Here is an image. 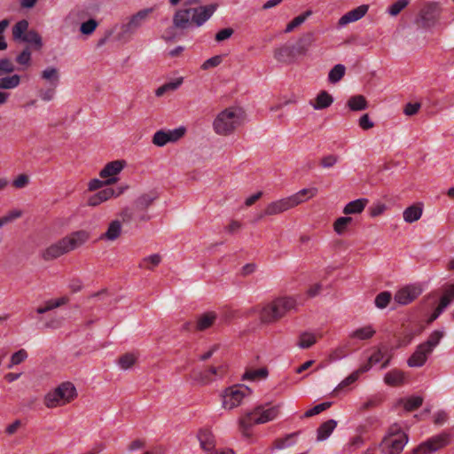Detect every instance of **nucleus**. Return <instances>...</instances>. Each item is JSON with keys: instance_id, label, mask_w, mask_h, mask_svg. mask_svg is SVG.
Segmentation results:
<instances>
[{"instance_id": "nucleus-18", "label": "nucleus", "mask_w": 454, "mask_h": 454, "mask_svg": "<svg viewBox=\"0 0 454 454\" xmlns=\"http://www.w3.org/2000/svg\"><path fill=\"white\" fill-rule=\"evenodd\" d=\"M367 11L368 5L362 4L341 16L338 24L340 27H344L351 22L357 21L366 14Z\"/></svg>"}, {"instance_id": "nucleus-17", "label": "nucleus", "mask_w": 454, "mask_h": 454, "mask_svg": "<svg viewBox=\"0 0 454 454\" xmlns=\"http://www.w3.org/2000/svg\"><path fill=\"white\" fill-rule=\"evenodd\" d=\"M64 239L70 252L85 244L90 239V233L81 230L71 233Z\"/></svg>"}, {"instance_id": "nucleus-38", "label": "nucleus", "mask_w": 454, "mask_h": 454, "mask_svg": "<svg viewBox=\"0 0 454 454\" xmlns=\"http://www.w3.org/2000/svg\"><path fill=\"white\" fill-rule=\"evenodd\" d=\"M346 67L341 64L335 65L328 74V80L332 83H336L342 79L345 74Z\"/></svg>"}, {"instance_id": "nucleus-25", "label": "nucleus", "mask_w": 454, "mask_h": 454, "mask_svg": "<svg viewBox=\"0 0 454 454\" xmlns=\"http://www.w3.org/2000/svg\"><path fill=\"white\" fill-rule=\"evenodd\" d=\"M423 208L419 204L408 207L403 213V220L411 223L418 221L422 215Z\"/></svg>"}, {"instance_id": "nucleus-36", "label": "nucleus", "mask_w": 454, "mask_h": 454, "mask_svg": "<svg viewBox=\"0 0 454 454\" xmlns=\"http://www.w3.org/2000/svg\"><path fill=\"white\" fill-rule=\"evenodd\" d=\"M28 21L21 20L18 21L12 27V36L15 41H21L28 31Z\"/></svg>"}, {"instance_id": "nucleus-20", "label": "nucleus", "mask_w": 454, "mask_h": 454, "mask_svg": "<svg viewBox=\"0 0 454 454\" xmlns=\"http://www.w3.org/2000/svg\"><path fill=\"white\" fill-rule=\"evenodd\" d=\"M201 449L210 454L215 448V437L212 432L208 429H200L197 434Z\"/></svg>"}, {"instance_id": "nucleus-49", "label": "nucleus", "mask_w": 454, "mask_h": 454, "mask_svg": "<svg viewBox=\"0 0 454 454\" xmlns=\"http://www.w3.org/2000/svg\"><path fill=\"white\" fill-rule=\"evenodd\" d=\"M98 22L95 19H90L80 26V32L85 35H90L96 30Z\"/></svg>"}, {"instance_id": "nucleus-40", "label": "nucleus", "mask_w": 454, "mask_h": 454, "mask_svg": "<svg viewBox=\"0 0 454 454\" xmlns=\"http://www.w3.org/2000/svg\"><path fill=\"white\" fill-rule=\"evenodd\" d=\"M20 42L34 44L36 49L43 45L42 37L35 30H28Z\"/></svg>"}, {"instance_id": "nucleus-7", "label": "nucleus", "mask_w": 454, "mask_h": 454, "mask_svg": "<svg viewBox=\"0 0 454 454\" xmlns=\"http://www.w3.org/2000/svg\"><path fill=\"white\" fill-rule=\"evenodd\" d=\"M408 440V435L401 430L400 427L393 425L380 443L381 450L385 454H400Z\"/></svg>"}, {"instance_id": "nucleus-61", "label": "nucleus", "mask_w": 454, "mask_h": 454, "mask_svg": "<svg viewBox=\"0 0 454 454\" xmlns=\"http://www.w3.org/2000/svg\"><path fill=\"white\" fill-rule=\"evenodd\" d=\"M295 434H290L286 435L285 438L277 439L275 441V447L277 449H285L286 447H289L293 444L291 440L294 437Z\"/></svg>"}, {"instance_id": "nucleus-21", "label": "nucleus", "mask_w": 454, "mask_h": 454, "mask_svg": "<svg viewBox=\"0 0 454 454\" xmlns=\"http://www.w3.org/2000/svg\"><path fill=\"white\" fill-rule=\"evenodd\" d=\"M321 337V333L303 332L299 335L297 346L302 349L309 348L317 341V339Z\"/></svg>"}, {"instance_id": "nucleus-19", "label": "nucleus", "mask_w": 454, "mask_h": 454, "mask_svg": "<svg viewBox=\"0 0 454 454\" xmlns=\"http://www.w3.org/2000/svg\"><path fill=\"white\" fill-rule=\"evenodd\" d=\"M122 192L123 190H120L117 193H115V191L113 188L103 189L90 197L88 200V205L90 207H97L101 203L108 200L112 197L119 196L122 193Z\"/></svg>"}, {"instance_id": "nucleus-42", "label": "nucleus", "mask_w": 454, "mask_h": 454, "mask_svg": "<svg viewBox=\"0 0 454 454\" xmlns=\"http://www.w3.org/2000/svg\"><path fill=\"white\" fill-rule=\"evenodd\" d=\"M137 360V356L133 353H127L121 356L118 360V364L122 370L131 368Z\"/></svg>"}, {"instance_id": "nucleus-53", "label": "nucleus", "mask_w": 454, "mask_h": 454, "mask_svg": "<svg viewBox=\"0 0 454 454\" xmlns=\"http://www.w3.org/2000/svg\"><path fill=\"white\" fill-rule=\"evenodd\" d=\"M15 70L12 61L7 58L0 59V77L10 74Z\"/></svg>"}, {"instance_id": "nucleus-5", "label": "nucleus", "mask_w": 454, "mask_h": 454, "mask_svg": "<svg viewBox=\"0 0 454 454\" xmlns=\"http://www.w3.org/2000/svg\"><path fill=\"white\" fill-rule=\"evenodd\" d=\"M242 121L240 111L235 108H226L215 118L213 129L217 135L229 136L242 124Z\"/></svg>"}, {"instance_id": "nucleus-15", "label": "nucleus", "mask_w": 454, "mask_h": 454, "mask_svg": "<svg viewBox=\"0 0 454 454\" xmlns=\"http://www.w3.org/2000/svg\"><path fill=\"white\" fill-rule=\"evenodd\" d=\"M125 166V160L111 161L107 163L103 169H101L99 176L101 178H108L106 180V184H112L117 181L114 176L118 175Z\"/></svg>"}, {"instance_id": "nucleus-27", "label": "nucleus", "mask_w": 454, "mask_h": 454, "mask_svg": "<svg viewBox=\"0 0 454 454\" xmlns=\"http://www.w3.org/2000/svg\"><path fill=\"white\" fill-rule=\"evenodd\" d=\"M375 333L376 331L372 325H365L350 333L349 338L366 340L372 338Z\"/></svg>"}, {"instance_id": "nucleus-33", "label": "nucleus", "mask_w": 454, "mask_h": 454, "mask_svg": "<svg viewBox=\"0 0 454 454\" xmlns=\"http://www.w3.org/2000/svg\"><path fill=\"white\" fill-rule=\"evenodd\" d=\"M384 381L389 386L402 385L404 382V373L399 370H392L385 375Z\"/></svg>"}, {"instance_id": "nucleus-52", "label": "nucleus", "mask_w": 454, "mask_h": 454, "mask_svg": "<svg viewBox=\"0 0 454 454\" xmlns=\"http://www.w3.org/2000/svg\"><path fill=\"white\" fill-rule=\"evenodd\" d=\"M309 15H310V12H307L303 14H301V15L295 17L292 21H290L286 25L285 32L290 33L291 31H293L295 27L301 25Z\"/></svg>"}, {"instance_id": "nucleus-34", "label": "nucleus", "mask_w": 454, "mask_h": 454, "mask_svg": "<svg viewBox=\"0 0 454 454\" xmlns=\"http://www.w3.org/2000/svg\"><path fill=\"white\" fill-rule=\"evenodd\" d=\"M121 224L118 220H114L110 223L107 231L101 236V239L108 240H115L121 234Z\"/></svg>"}, {"instance_id": "nucleus-63", "label": "nucleus", "mask_w": 454, "mask_h": 454, "mask_svg": "<svg viewBox=\"0 0 454 454\" xmlns=\"http://www.w3.org/2000/svg\"><path fill=\"white\" fill-rule=\"evenodd\" d=\"M233 29L231 27L223 28L218 31L215 35V40L217 42H222L226 39H229L233 35Z\"/></svg>"}, {"instance_id": "nucleus-47", "label": "nucleus", "mask_w": 454, "mask_h": 454, "mask_svg": "<svg viewBox=\"0 0 454 454\" xmlns=\"http://www.w3.org/2000/svg\"><path fill=\"white\" fill-rule=\"evenodd\" d=\"M409 0H396L387 8V13L390 16H397L408 4Z\"/></svg>"}, {"instance_id": "nucleus-11", "label": "nucleus", "mask_w": 454, "mask_h": 454, "mask_svg": "<svg viewBox=\"0 0 454 454\" xmlns=\"http://www.w3.org/2000/svg\"><path fill=\"white\" fill-rule=\"evenodd\" d=\"M452 434L450 432L442 431V433L433 435L427 440L422 442L413 450L414 454H431L443 449L450 444Z\"/></svg>"}, {"instance_id": "nucleus-56", "label": "nucleus", "mask_w": 454, "mask_h": 454, "mask_svg": "<svg viewBox=\"0 0 454 454\" xmlns=\"http://www.w3.org/2000/svg\"><path fill=\"white\" fill-rule=\"evenodd\" d=\"M330 406H331V403H319V404L314 406L313 408L308 410L304 413V417L309 418V417L317 415V414L321 413L322 411H325L326 409H328Z\"/></svg>"}, {"instance_id": "nucleus-9", "label": "nucleus", "mask_w": 454, "mask_h": 454, "mask_svg": "<svg viewBox=\"0 0 454 454\" xmlns=\"http://www.w3.org/2000/svg\"><path fill=\"white\" fill-rule=\"evenodd\" d=\"M251 389L243 385H234L224 389L222 394V406L231 411L241 405L243 400L250 396Z\"/></svg>"}, {"instance_id": "nucleus-10", "label": "nucleus", "mask_w": 454, "mask_h": 454, "mask_svg": "<svg viewBox=\"0 0 454 454\" xmlns=\"http://www.w3.org/2000/svg\"><path fill=\"white\" fill-rule=\"evenodd\" d=\"M153 12V8H146L140 10L137 13L130 16L127 22L121 26L118 37L121 40H129L131 36L143 26L147 20L150 13Z\"/></svg>"}, {"instance_id": "nucleus-29", "label": "nucleus", "mask_w": 454, "mask_h": 454, "mask_svg": "<svg viewBox=\"0 0 454 454\" xmlns=\"http://www.w3.org/2000/svg\"><path fill=\"white\" fill-rule=\"evenodd\" d=\"M184 82V77H177L175 80L166 82L155 90L157 97H162L168 91L176 90Z\"/></svg>"}, {"instance_id": "nucleus-37", "label": "nucleus", "mask_w": 454, "mask_h": 454, "mask_svg": "<svg viewBox=\"0 0 454 454\" xmlns=\"http://www.w3.org/2000/svg\"><path fill=\"white\" fill-rule=\"evenodd\" d=\"M348 106L352 111H361L367 107V101L362 95L351 97L348 101Z\"/></svg>"}, {"instance_id": "nucleus-1", "label": "nucleus", "mask_w": 454, "mask_h": 454, "mask_svg": "<svg viewBox=\"0 0 454 454\" xmlns=\"http://www.w3.org/2000/svg\"><path fill=\"white\" fill-rule=\"evenodd\" d=\"M215 10V4L177 9L172 19L173 27L185 30L192 27H200L211 18Z\"/></svg>"}, {"instance_id": "nucleus-26", "label": "nucleus", "mask_w": 454, "mask_h": 454, "mask_svg": "<svg viewBox=\"0 0 454 454\" xmlns=\"http://www.w3.org/2000/svg\"><path fill=\"white\" fill-rule=\"evenodd\" d=\"M368 203L367 199H357L348 202L343 208L345 215L359 214L361 213Z\"/></svg>"}, {"instance_id": "nucleus-51", "label": "nucleus", "mask_w": 454, "mask_h": 454, "mask_svg": "<svg viewBox=\"0 0 454 454\" xmlns=\"http://www.w3.org/2000/svg\"><path fill=\"white\" fill-rule=\"evenodd\" d=\"M267 375H268L267 369L260 368V369L246 372L243 378L246 380H255L258 379H265L267 377Z\"/></svg>"}, {"instance_id": "nucleus-54", "label": "nucleus", "mask_w": 454, "mask_h": 454, "mask_svg": "<svg viewBox=\"0 0 454 454\" xmlns=\"http://www.w3.org/2000/svg\"><path fill=\"white\" fill-rule=\"evenodd\" d=\"M16 62L24 67H29L31 63V51L28 48L24 49L17 57Z\"/></svg>"}, {"instance_id": "nucleus-57", "label": "nucleus", "mask_w": 454, "mask_h": 454, "mask_svg": "<svg viewBox=\"0 0 454 454\" xmlns=\"http://www.w3.org/2000/svg\"><path fill=\"white\" fill-rule=\"evenodd\" d=\"M222 60H223L222 56H219V55L214 56L203 62V64L201 65V69L207 70V69L215 67L222 63Z\"/></svg>"}, {"instance_id": "nucleus-8", "label": "nucleus", "mask_w": 454, "mask_h": 454, "mask_svg": "<svg viewBox=\"0 0 454 454\" xmlns=\"http://www.w3.org/2000/svg\"><path fill=\"white\" fill-rule=\"evenodd\" d=\"M76 396V389L73 383L63 382L53 391L49 392L44 398L48 408H55L70 403Z\"/></svg>"}, {"instance_id": "nucleus-31", "label": "nucleus", "mask_w": 454, "mask_h": 454, "mask_svg": "<svg viewBox=\"0 0 454 454\" xmlns=\"http://www.w3.org/2000/svg\"><path fill=\"white\" fill-rule=\"evenodd\" d=\"M20 76L17 74L1 76L0 77V90H14L20 84Z\"/></svg>"}, {"instance_id": "nucleus-2", "label": "nucleus", "mask_w": 454, "mask_h": 454, "mask_svg": "<svg viewBox=\"0 0 454 454\" xmlns=\"http://www.w3.org/2000/svg\"><path fill=\"white\" fill-rule=\"evenodd\" d=\"M279 414V406L266 408L264 405H258L252 411H247L239 419V428L246 437L250 436V429L257 424H264L274 420Z\"/></svg>"}, {"instance_id": "nucleus-23", "label": "nucleus", "mask_w": 454, "mask_h": 454, "mask_svg": "<svg viewBox=\"0 0 454 454\" xmlns=\"http://www.w3.org/2000/svg\"><path fill=\"white\" fill-rule=\"evenodd\" d=\"M337 426V421L334 419H329L322 423L317 428V440L321 442L326 440L331 434L333 432Z\"/></svg>"}, {"instance_id": "nucleus-32", "label": "nucleus", "mask_w": 454, "mask_h": 454, "mask_svg": "<svg viewBox=\"0 0 454 454\" xmlns=\"http://www.w3.org/2000/svg\"><path fill=\"white\" fill-rule=\"evenodd\" d=\"M158 194L155 192L142 194L135 201V207L137 209L145 210L156 199Z\"/></svg>"}, {"instance_id": "nucleus-3", "label": "nucleus", "mask_w": 454, "mask_h": 454, "mask_svg": "<svg viewBox=\"0 0 454 454\" xmlns=\"http://www.w3.org/2000/svg\"><path fill=\"white\" fill-rule=\"evenodd\" d=\"M317 192L318 190L316 187L304 188L289 197L272 201L268 204L263 213L259 215L258 219H261L266 215H278L287 211L306 201L307 200L315 197Z\"/></svg>"}, {"instance_id": "nucleus-45", "label": "nucleus", "mask_w": 454, "mask_h": 454, "mask_svg": "<svg viewBox=\"0 0 454 454\" xmlns=\"http://www.w3.org/2000/svg\"><path fill=\"white\" fill-rule=\"evenodd\" d=\"M403 403V408L407 411H411L421 406L423 399L420 396H411L405 400H402Z\"/></svg>"}, {"instance_id": "nucleus-16", "label": "nucleus", "mask_w": 454, "mask_h": 454, "mask_svg": "<svg viewBox=\"0 0 454 454\" xmlns=\"http://www.w3.org/2000/svg\"><path fill=\"white\" fill-rule=\"evenodd\" d=\"M69 252V249L67 247V245L65 241V239L59 240L58 242L51 245L49 247H47L44 252L43 253V257L46 261L56 259L59 256H61L64 254H67Z\"/></svg>"}, {"instance_id": "nucleus-12", "label": "nucleus", "mask_w": 454, "mask_h": 454, "mask_svg": "<svg viewBox=\"0 0 454 454\" xmlns=\"http://www.w3.org/2000/svg\"><path fill=\"white\" fill-rule=\"evenodd\" d=\"M186 132L183 126L174 129H160L153 137L152 142L154 145L162 147L168 143H176L181 139Z\"/></svg>"}, {"instance_id": "nucleus-64", "label": "nucleus", "mask_w": 454, "mask_h": 454, "mask_svg": "<svg viewBox=\"0 0 454 454\" xmlns=\"http://www.w3.org/2000/svg\"><path fill=\"white\" fill-rule=\"evenodd\" d=\"M242 228V223L237 220H231V223L225 227V231L229 234H234Z\"/></svg>"}, {"instance_id": "nucleus-43", "label": "nucleus", "mask_w": 454, "mask_h": 454, "mask_svg": "<svg viewBox=\"0 0 454 454\" xmlns=\"http://www.w3.org/2000/svg\"><path fill=\"white\" fill-rule=\"evenodd\" d=\"M454 301V283L449 286L440 299L439 306L446 309Z\"/></svg>"}, {"instance_id": "nucleus-48", "label": "nucleus", "mask_w": 454, "mask_h": 454, "mask_svg": "<svg viewBox=\"0 0 454 454\" xmlns=\"http://www.w3.org/2000/svg\"><path fill=\"white\" fill-rule=\"evenodd\" d=\"M56 88L57 86H51L46 88V89H40L38 90V97L44 102L51 101L55 98L56 96Z\"/></svg>"}, {"instance_id": "nucleus-44", "label": "nucleus", "mask_w": 454, "mask_h": 454, "mask_svg": "<svg viewBox=\"0 0 454 454\" xmlns=\"http://www.w3.org/2000/svg\"><path fill=\"white\" fill-rule=\"evenodd\" d=\"M351 222L352 218L350 216L339 217L333 223L334 231L339 235H342Z\"/></svg>"}, {"instance_id": "nucleus-58", "label": "nucleus", "mask_w": 454, "mask_h": 454, "mask_svg": "<svg viewBox=\"0 0 454 454\" xmlns=\"http://www.w3.org/2000/svg\"><path fill=\"white\" fill-rule=\"evenodd\" d=\"M68 301L69 299L67 296H63L56 300L47 301L45 303L46 309L51 310L53 309L59 308L64 304H67Z\"/></svg>"}, {"instance_id": "nucleus-46", "label": "nucleus", "mask_w": 454, "mask_h": 454, "mask_svg": "<svg viewBox=\"0 0 454 454\" xmlns=\"http://www.w3.org/2000/svg\"><path fill=\"white\" fill-rule=\"evenodd\" d=\"M363 372H359V368L352 372L349 376H348L346 379H344L333 390V393H338L340 390H342L344 387L349 386L350 384L354 383L356 380H357L360 374H362Z\"/></svg>"}, {"instance_id": "nucleus-41", "label": "nucleus", "mask_w": 454, "mask_h": 454, "mask_svg": "<svg viewBox=\"0 0 454 454\" xmlns=\"http://www.w3.org/2000/svg\"><path fill=\"white\" fill-rule=\"evenodd\" d=\"M293 50L287 45H283L274 51V58L279 62H286L292 57Z\"/></svg>"}, {"instance_id": "nucleus-4", "label": "nucleus", "mask_w": 454, "mask_h": 454, "mask_svg": "<svg viewBox=\"0 0 454 454\" xmlns=\"http://www.w3.org/2000/svg\"><path fill=\"white\" fill-rule=\"evenodd\" d=\"M298 302L293 297H280L265 305L260 313L261 320L264 323H272L291 310L296 309Z\"/></svg>"}, {"instance_id": "nucleus-62", "label": "nucleus", "mask_w": 454, "mask_h": 454, "mask_svg": "<svg viewBox=\"0 0 454 454\" xmlns=\"http://www.w3.org/2000/svg\"><path fill=\"white\" fill-rule=\"evenodd\" d=\"M22 215V211L20 209H13L9 211L6 215H3L4 224L10 223Z\"/></svg>"}, {"instance_id": "nucleus-14", "label": "nucleus", "mask_w": 454, "mask_h": 454, "mask_svg": "<svg viewBox=\"0 0 454 454\" xmlns=\"http://www.w3.org/2000/svg\"><path fill=\"white\" fill-rule=\"evenodd\" d=\"M422 293L419 286L410 285L399 289L395 294V301L400 305H407Z\"/></svg>"}, {"instance_id": "nucleus-24", "label": "nucleus", "mask_w": 454, "mask_h": 454, "mask_svg": "<svg viewBox=\"0 0 454 454\" xmlns=\"http://www.w3.org/2000/svg\"><path fill=\"white\" fill-rule=\"evenodd\" d=\"M333 102V98L325 90L320 91L314 103H310L315 110H322L329 107Z\"/></svg>"}, {"instance_id": "nucleus-22", "label": "nucleus", "mask_w": 454, "mask_h": 454, "mask_svg": "<svg viewBox=\"0 0 454 454\" xmlns=\"http://www.w3.org/2000/svg\"><path fill=\"white\" fill-rule=\"evenodd\" d=\"M383 359V348L380 346L368 357L367 362L359 367V372H363V373L368 372L372 365L382 362Z\"/></svg>"}, {"instance_id": "nucleus-35", "label": "nucleus", "mask_w": 454, "mask_h": 454, "mask_svg": "<svg viewBox=\"0 0 454 454\" xmlns=\"http://www.w3.org/2000/svg\"><path fill=\"white\" fill-rule=\"evenodd\" d=\"M42 79L50 82L51 86H58L59 82V73L56 67H51L45 68L41 74Z\"/></svg>"}, {"instance_id": "nucleus-13", "label": "nucleus", "mask_w": 454, "mask_h": 454, "mask_svg": "<svg viewBox=\"0 0 454 454\" xmlns=\"http://www.w3.org/2000/svg\"><path fill=\"white\" fill-rule=\"evenodd\" d=\"M440 15L439 5L435 3L426 4L419 12V20L423 27H432Z\"/></svg>"}, {"instance_id": "nucleus-55", "label": "nucleus", "mask_w": 454, "mask_h": 454, "mask_svg": "<svg viewBox=\"0 0 454 454\" xmlns=\"http://www.w3.org/2000/svg\"><path fill=\"white\" fill-rule=\"evenodd\" d=\"M27 357V353L25 349H20L12 356H11V364L9 365V368H11L13 365H17L21 364L23 361H25Z\"/></svg>"}, {"instance_id": "nucleus-59", "label": "nucleus", "mask_w": 454, "mask_h": 454, "mask_svg": "<svg viewBox=\"0 0 454 454\" xmlns=\"http://www.w3.org/2000/svg\"><path fill=\"white\" fill-rule=\"evenodd\" d=\"M338 156L334 154H329L324 156L320 160V165L325 168H329L333 167L338 162Z\"/></svg>"}, {"instance_id": "nucleus-6", "label": "nucleus", "mask_w": 454, "mask_h": 454, "mask_svg": "<svg viewBox=\"0 0 454 454\" xmlns=\"http://www.w3.org/2000/svg\"><path fill=\"white\" fill-rule=\"evenodd\" d=\"M443 335L444 333L442 331L432 332L427 340L416 348L407 361L408 365L410 367L423 366L434 348L440 343Z\"/></svg>"}, {"instance_id": "nucleus-50", "label": "nucleus", "mask_w": 454, "mask_h": 454, "mask_svg": "<svg viewBox=\"0 0 454 454\" xmlns=\"http://www.w3.org/2000/svg\"><path fill=\"white\" fill-rule=\"evenodd\" d=\"M392 294L388 291L380 293L375 298V305L379 309H385L390 302Z\"/></svg>"}, {"instance_id": "nucleus-28", "label": "nucleus", "mask_w": 454, "mask_h": 454, "mask_svg": "<svg viewBox=\"0 0 454 454\" xmlns=\"http://www.w3.org/2000/svg\"><path fill=\"white\" fill-rule=\"evenodd\" d=\"M315 38L314 35L311 32H309L303 35L297 42L296 46L294 47L295 51L298 54H305L309 48V46L313 43Z\"/></svg>"}, {"instance_id": "nucleus-60", "label": "nucleus", "mask_w": 454, "mask_h": 454, "mask_svg": "<svg viewBox=\"0 0 454 454\" xmlns=\"http://www.w3.org/2000/svg\"><path fill=\"white\" fill-rule=\"evenodd\" d=\"M29 184V177L26 174H20L12 182V185L16 189H22L27 186Z\"/></svg>"}, {"instance_id": "nucleus-39", "label": "nucleus", "mask_w": 454, "mask_h": 454, "mask_svg": "<svg viewBox=\"0 0 454 454\" xmlns=\"http://www.w3.org/2000/svg\"><path fill=\"white\" fill-rule=\"evenodd\" d=\"M160 262V255L158 254H154L147 257H145L139 263V267L143 269L153 270L154 267L158 266Z\"/></svg>"}, {"instance_id": "nucleus-30", "label": "nucleus", "mask_w": 454, "mask_h": 454, "mask_svg": "<svg viewBox=\"0 0 454 454\" xmlns=\"http://www.w3.org/2000/svg\"><path fill=\"white\" fill-rule=\"evenodd\" d=\"M216 315L215 312H207L200 316L197 319L196 329L204 331L209 328L215 321Z\"/></svg>"}]
</instances>
